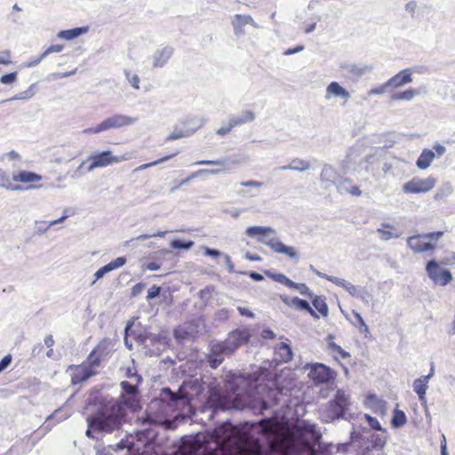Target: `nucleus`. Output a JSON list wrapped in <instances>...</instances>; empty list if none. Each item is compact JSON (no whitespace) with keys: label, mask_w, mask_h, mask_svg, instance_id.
Returning <instances> with one entry per match:
<instances>
[{"label":"nucleus","mask_w":455,"mask_h":455,"mask_svg":"<svg viewBox=\"0 0 455 455\" xmlns=\"http://www.w3.org/2000/svg\"><path fill=\"white\" fill-rule=\"evenodd\" d=\"M126 411L121 405L112 403L102 407L87 418L86 436L95 438L94 433L110 434L119 431L124 422Z\"/></svg>","instance_id":"obj_1"},{"label":"nucleus","mask_w":455,"mask_h":455,"mask_svg":"<svg viewBox=\"0 0 455 455\" xmlns=\"http://www.w3.org/2000/svg\"><path fill=\"white\" fill-rule=\"evenodd\" d=\"M251 338L248 329H235L230 331L223 341L212 340L208 346L206 362L212 369L218 368L239 347L246 344Z\"/></svg>","instance_id":"obj_2"},{"label":"nucleus","mask_w":455,"mask_h":455,"mask_svg":"<svg viewBox=\"0 0 455 455\" xmlns=\"http://www.w3.org/2000/svg\"><path fill=\"white\" fill-rule=\"evenodd\" d=\"M245 234L250 237H257V241L264 243L276 253L285 254L291 259H298L299 254L295 248L287 246L275 236V230L271 227L252 226L247 228Z\"/></svg>","instance_id":"obj_3"},{"label":"nucleus","mask_w":455,"mask_h":455,"mask_svg":"<svg viewBox=\"0 0 455 455\" xmlns=\"http://www.w3.org/2000/svg\"><path fill=\"white\" fill-rule=\"evenodd\" d=\"M352 404L350 395L342 389H338L333 397L328 402L323 415L326 421L347 419V413Z\"/></svg>","instance_id":"obj_4"},{"label":"nucleus","mask_w":455,"mask_h":455,"mask_svg":"<svg viewBox=\"0 0 455 455\" xmlns=\"http://www.w3.org/2000/svg\"><path fill=\"white\" fill-rule=\"evenodd\" d=\"M320 180L325 188L335 187L339 194L346 191V184L350 182L347 178H343L334 166L329 164H323L320 174Z\"/></svg>","instance_id":"obj_5"},{"label":"nucleus","mask_w":455,"mask_h":455,"mask_svg":"<svg viewBox=\"0 0 455 455\" xmlns=\"http://www.w3.org/2000/svg\"><path fill=\"white\" fill-rule=\"evenodd\" d=\"M120 385L123 392L114 403L121 405L124 410L136 411L140 408L138 385H133L127 380L122 381Z\"/></svg>","instance_id":"obj_6"},{"label":"nucleus","mask_w":455,"mask_h":455,"mask_svg":"<svg viewBox=\"0 0 455 455\" xmlns=\"http://www.w3.org/2000/svg\"><path fill=\"white\" fill-rule=\"evenodd\" d=\"M204 125V120L198 117H191L182 121L174 126L173 132L167 137V140H175L194 134Z\"/></svg>","instance_id":"obj_7"},{"label":"nucleus","mask_w":455,"mask_h":455,"mask_svg":"<svg viewBox=\"0 0 455 455\" xmlns=\"http://www.w3.org/2000/svg\"><path fill=\"white\" fill-rule=\"evenodd\" d=\"M88 160L91 161L90 165L87 167L89 172H92L96 168H102L111 165L113 164H118L127 160L124 156H115L112 151L105 150L101 152L92 153Z\"/></svg>","instance_id":"obj_8"},{"label":"nucleus","mask_w":455,"mask_h":455,"mask_svg":"<svg viewBox=\"0 0 455 455\" xmlns=\"http://www.w3.org/2000/svg\"><path fill=\"white\" fill-rule=\"evenodd\" d=\"M306 368L309 369L308 377L315 383L327 384L334 381L337 377L336 371L321 363L307 364Z\"/></svg>","instance_id":"obj_9"},{"label":"nucleus","mask_w":455,"mask_h":455,"mask_svg":"<svg viewBox=\"0 0 455 455\" xmlns=\"http://www.w3.org/2000/svg\"><path fill=\"white\" fill-rule=\"evenodd\" d=\"M436 181L433 176H428L426 179L413 177L403 185L402 189L405 194L427 193L435 188Z\"/></svg>","instance_id":"obj_10"},{"label":"nucleus","mask_w":455,"mask_h":455,"mask_svg":"<svg viewBox=\"0 0 455 455\" xmlns=\"http://www.w3.org/2000/svg\"><path fill=\"white\" fill-rule=\"evenodd\" d=\"M112 351V341L109 339H104L90 353L87 357V363L92 366L99 367L102 361L107 360L110 356Z\"/></svg>","instance_id":"obj_11"},{"label":"nucleus","mask_w":455,"mask_h":455,"mask_svg":"<svg viewBox=\"0 0 455 455\" xmlns=\"http://www.w3.org/2000/svg\"><path fill=\"white\" fill-rule=\"evenodd\" d=\"M426 270L429 278L436 284L445 286L452 280L451 271L440 268L435 259H431L427 262Z\"/></svg>","instance_id":"obj_12"},{"label":"nucleus","mask_w":455,"mask_h":455,"mask_svg":"<svg viewBox=\"0 0 455 455\" xmlns=\"http://www.w3.org/2000/svg\"><path fill=\"white\" fill-rule=\"evenodd\" d=\"M379 434L372 433L370 430L364 429L363 435L355 432H351V437L353 440L357 438L365 439L370 443L371 448L374 450H381L387 443V432L386 429L379 430Z\"/></svg>","instance_id":"obj_13"},{"label":"nucleus","mask_w":455,"mask_h":455,"mask_svg":"<svg viewBox=\"0 0 455 455\" xmlns=\"http://www.w3.org/2000/svg\"><path fill=\"white\" fill-rule=\"evenodd\" d=\"M137 121L138 117H133L124 114H114L101 121V124L104 132H106L111 129H120L132 125L137 123Z\"/></svg>","instance_id":"obj_14"},{"label":"nucleus","mask_w":455,"mask_h":455,"mask_svg":"<svg viewBox=\"0 0 455 455\" xmlns=\"http://www.w3.org/2000/svg\"><path fill=\"white\" fill-rule=\"evenodd\" d=\"M155 434L149 430L141 431L138 434L137 443L134 444L138 455H156Z\"/></svg>","instance_id":"obj_15"},{"label":"nucleus","mask_w":455,"mask_h":455,"mask_svg":"<svg viewBox=\"0 0 455 455\" xmlns=\"http://www.w3.org/2000/svg\"><path fill=\"white\" fill-rule=\"evenodd\" d=\"M295 432L297 435L304 438L305 441H307V437H310L313 442L316 443L322 438V434L316 428V425L307 420H303L300 424L297 425Z\"/></svg>","instance_id":"obj_16"},{"label":"nucleus","mask_w":455,"mask_h":455,"mask_svg":"<svg viewBox=\"0 0 455 455\" xmlns=\"http://www.w3.org/2000/svg\"><path fill=\"white\" fill-rule=\"evenodd\" d=\"M412 82V71L411 68H404L387 80L390 90L401 88Z\"/></svg>","instance_id":"obj_17"},{"label":"nucleus","mask_w":455,"mask_h":455,"mask_svg":"<svg viewBox=\"0 0 455 455\" xmlns=\"http://www.w3.org/2000/svg\"><path fill=\"white\" fill-rule=\"evenodd\" d=\"M94 368L96 366H92L89 363L77 367L72 375V383L74 385L81 384L94 376L97 373Z\"/></svg>","instance_id":"obj_18"},{"label":"nucleus","mask_w":455,"mask_h":455,"mask_svg":"<svg viewBox=\"0 0 455 455\" xmlns=\"http://www.w3.org/2000/svg\"><path fill=\"white\" fill-rule=\"evenodd\" d=\"M251 25L254 28H258L257 23L254 21L250 15L235 14L232 19V26L234 28V34L239 37L244 34V26Z\"/></svg>","instance_id":"obj_19"},{"label":"nucleus","mask_w":455,"mask_h":455,"mask_svg":"<svg viewBox=\"0 0 455 455\" xmlns=\"http://www.w3.org/2000/svg\"><path fill=\"white\" fill-rule=\"evenodd\" d=\"M332 96L342 99L345 100V102H347L350 98V93L338 82H331L326 87L325 100H328Z\"/></svg>","instance_id":"obj_20"},{"label":"nucleus","mask_w":455,"mask_h":455,"mask_svg":"<svg viewBox=\"0 0 455 455\" xmlns=\"http://www.w3.org/2000/svg\"><path fill=\"white\" fill-rule=\"evenodd\" d=\"M173 54V48L172 46H164L157 49L152 56L153 68H163Z\"/></svg>","instance_id":"obj_21"},{"label":"nucleus","mask_w":455,"mask_h":455,"mask_svg":"<svg viewBox=\"0 0 455 455\" xmlns=\"http://www.w3.org/2000/svg\"><path fill=\"white\" fill-rule=\"evenodd\" d=\"M339 67L346 73V76L350 78L360 77L371 70L368 66H361L351 62H343Z\"/></svg>","instance_id":"obj_22"},{"label":"nucleus","mask_w":455,"mask_h":455,"mask_svg":"<svg viewBox=\"0 0 455 455\" xmlns=\"http://www.w3.org/2000/svg\"><path fill=\"white\" fill-rule=\"evenodd\" d=\"M342 288H344L352 297L361 299L365 303H368L372 299L371 295L368 293L365 287L354 285L346 280Z\"/></svg>","instance_id":"obj_23"},{"label":"nucleus","mask_w":455,"mask_h":455,"mask_svg":"<svg viewBox=\"0 0 455 455\" xmlns=\"http://www.w3.org/2000/svg\"><path fill=\"white\" fill-rule=\"evenodd\" d=\"M255 114L251 110H244L239 113L238 115H232L228 117L229 122L231 123V127L235 128L236 126H241L244 124L251 123L255 120Z\"/></svg>","instance_id":"obj_24"},{"label":"nucleus","mask_w":455,"mask_h":455,"mask_svg":"<svg viewBox=\"0 0 455 455\" xmlns=\"http://www.w3.org/2000/svg\"><path fill=\"white\" fill-rule=\"evenodd\" d=\"M429 380V376H422L419 379H416L413 381V390L418 395L419 400L421 404H426V391L427 389V383Z\"/></svg>","instance_id":"obj_25"},{"label":"nucleus","mask_w":455,"mask_h":455,"mask_svg":"<svg viewBox=\"0 0 455 455\" xmlns=\"http://www.w3.org/2000/svg\"><path fill=\"white\" fill-rule=\"evenodd\" d=\"M282 299L287 306L293 307L298 310H304L310 314L315 313L310 307L309 303L305 299H301L298 297L290 298L287 296L282 297Z\"/></svg>","instance_id":"obj_26"},{"label":"nucleus","mask_w":455,"mask_h":455,"mask_svg":"<svg viewBox=\"0 0 455 455\" xmlns=\"http://www.w3.org/2000/svg\"><path fill=\"white\" fill-rule=\"evenodd\" d=\"M42 180V176L30 171H20L12 175V180L15 182L30 183Z\"/></svg>","instance_id":"obj_27"},{"label":"nucleus","mask_w":455,"mask_h":455,"mask_svg":"<svg viewBox=\"0 0 455 455\" xmlns=\"http://www.w3.org/2000/svg\"><path fill=\"white\" fill-rule=\"evenodd\" d=\"M282 395V390L279 389H271L268 392V398L269 402L266 400H260L259 401V411L260 413H263L265 411L268 410L273 405H278L279 401V395Z\"/></svg>","instance_id":"obj_28"},{"label":"nucleus","mask_w":455,"mask_h":455,"mask_svg":"<svg viewBox=\"0 0 455 455\" xmlns=\"http://www.w3.org/2000/svg\"><path fill=\"white\" fill-rule=\"evenodd\" d=\"M88 29V27H77L71 29L60 30L57 34V36L60 39L70 41L87 33Z\"/></svg>","instance_id":"obj_29"},{"label":"nucleus","mask_w":455,"mask_h":455,"mask_svg":"<svg viewBox=\"0 0 455 455\" xmlns=\"http://www.w3.org/2000/svg\"><path fill=\"white\" fill-rule=\"evenodd\" d=\"M435 156V155L432 150L427 148L423 149L416 161V166L420 170L427 169L433 162Z\"/></svg>","instance_id":"obj_30"},{"label":"nucleus","mask_w":455,"mask_h":455,"mask_svg":"<svg viewBox=\"0 0 455 455\" xmlns=\"http://www.w3.org/2000/svg\"><path fill=\"white\" fill-rule=\"evenodd\" d=\"M275 355L279 356V359L283 362H289L292 358V350L291 347L282 342L275 347Z\"/></svg>","instance_id":"obj_31"},{"label":"nucleus","mask_w":455,"mask_h":455,"mask_svg":"<svg viewBox=\"0 0 455 455\" xmlns=\"http://www.w3.org/2000/svg\"><path fill=\"white\" fill-rule=\"evenodd\" d=\"M453 192V188L449 181L443 182L436 190L434 199L435 201H443Z\"/></svg>","instance_id":"obj_32"},{"label":"nucleus","mask_w":455,"mask_h":455,"mask_svg":"<svg viewBox=\"0 0 455 455\" xmlns=\"http://www.w3.org/2000/svg\"><path fill=\"white\" fill-rule=\"evenodd\" d=\"M419 94V91L417 89L410 88L403 92H398L394 93L391 96L392 100H411L415 96H418Z\"/></svg>","instance_id":"obj_33"},{"label":"nucleus","mask_w":455,"mask_h":455,"mask_svg":"<svg viewBox=\"0 0 455 455\" xmlns=\"http://www.w3.org/2000/svg\"><path fill=\"white\" fill-rule=\"evenodd\" d=\"M407 422V417L404 411L395 409L391 419V425L394 428H400Z\"/></svg>","instance_id":"obj_34"},{"label":"nucleus","mask_w":455,"mask_h":455,"mask_svg":"<svg viewBox=\"0 0 455 455\" xmlns=\"http://www.w3.org/2000/svg\"><path fill=\"white\" fill-rule=\"evenodd\" d=\"M266 275L269 276L272 280L279 283H282L289 288H293V286H295V282L291 281L282 273H272L270 271H267Z\"/></svg>","instance_id":"obj_35"},{"label":"nucleus","mask_w":455,"mask_h":455,"mask_svg":"<svg viewBox=\"0 0 455 455\" xmlns=\"http://www.w3.org/2000/svg\"><path fill=\"white\" fill-rule=\"evenodd\" d=\"M221 172L220 169H200L195 172H193L191 175H189L188 178L182 180L180 183V185H185L188 183L193 179L202 176V175H207V174H219Z\"/></svg>","instance_id":"obj_36"},{"label":"nucleus","mask_w":455,"mask_h":455,"mask_svg":"<svg viewBox=\"0 0 455 455\" xmlns=\"http://www.w3.org/2000/svg\"><path fill=\"white\" fill-rule=\"evenodd\" d=\"M312 304L320 314L328 313V306L325 298L323 296L313 295Z\"/></svg>","instance_id":"obj_37"},{"label":"nucleus","mask_w":455,"mask_h":455,"mask_svg":"<svg viewBox=\"0 0 455 455\" xmlns=\"http://www.w3.org/2000/svg\"><path fill=\"white\" fill-rule=\"evenodd\" d=\"M194 245V242L191 240H182V239H173L171 242V246L172 249L175 250H183V251H188L190 250Z\"/></svg>","instance_id":"obj_38"},{"label":"nucleus","mask_w":455,"mask_h":455,"mask_svg":"<svg viewBox=\"0 0 455 455\" xmlns=\"http://www.w3.org/2000/svg\"><path fill=\"white\" fill-rule=\"evenodd\" d=\"M346 319L350 321L355 325L359 324V328L361 331L368 332L369 328L368 325L364 323L362 318V315H344Z\"/></svg>","instance_id":"obj_39"},{"label":"nucleus","mask_w":455,"mask_h":455,"mask_svg":"<svg viewBox=\"0 0 455 455\" xmlns=\"http://www.w3.org/2000/svg\"><path fill=\"white\" fill-rule=\"evenodd\" d=\"M290 164L291 171L305 172L310 168L309 163L300 158H293Z\"/></svg>","instance_id":"obj_40"},{"label":"nucleus","mask_w":455,"mask_h":455,"mask_svg":"<svg viewBox=\"0 0 455 455\" xmlns=\"http://www.w3.org/2000/svg\"><path fill=\"white\" fill-rule=\"evenodd\" d=\"M70 416V412L68 411L65 408H59L52 414L47 417L46 420L54 419L56 422H60L64 419H67Z\"/></svg>","instance_id":"obj_41"},{"label":"nucleus","mask_w":455,"mask_h":455,"mask_svg":"<svg viewBox=\"0 0 455 455\" xmlns=\"http://www.w3.org/2000/svg\"><path fill=\"white\" fill-rule=\"evenodd\" d=\"M421 235L410 236L407 239V245L415 252H421L423 243L419 240Z\"/></svg>","instance_id":"obj_42"},{"label":"nucleus","mask_w":455,"mask_h":455,"mask_svg":"<svg viewBox=\"0 0 455 455\" xmlns=\"http://www.w3.org/2000/svg\"><path fill=\"white\" fill-rule=\"evenodd\" d=\"M0 187L5 188L11 189V190L20 189L19 186L12 185L9 176L6 174V172L4 171H3L1 169H0Z\"/></svg>","instance_id":"obj_43"},{"label":"nucleus","mask_w":455,"mask_h":455,"mask_svg":"<svg viewBox=\"0 0 455 455\" xmlns=\"http://www.w3.org/2000/svg\"><path fill=\"white\" fill-rule=\"evenodd\" d=\"M328 348L331 353L339 355L343 359L350 357V354L348 352L345 351L340 346L333 341L329 342Z\"/></svg>","instance_id":"obj_44"},{"label":"nucleus","mask_w":455,"mask_h":455,"mask_svg":"<svg viewBox=\"0 0 455 455\" xmlns=\"http://www.w3.org/2000/svg\"><path fill=\"white\" fill-rule=\"evenodd\" d=\"M33 86H34V84L30 85L28 90H26L19 94H16L14 96L4 100L3 102L16 100H27V99L31 98L35 94Z\"/></svg>","instance_id":"obj_45"},{"label":"nucleus","mask_w":455,"mask_h":455,"mask_svg":"<svg viewBox=\"0 0 455 455\" xmlns=\"http://www.w3.org/2000/svg\"><path fill=\"white\" fill-rule=\"evenodd\" d=\"M195 164L226 166L227 164H228V160L226 158H220L218 160H200L196 162Z\"/></svg>","instance_id":"obj_46"},{"label":"nucleus","mask_w":455,"mask_h":455,"mask_svg":"<svg viewBox=\"0 0 455 455\" xmlns=\"http://www.w3.org/2000/svg\"><path fill=\"white\" fill-rule=\"evenodd\" d=\"M126 263V258L125 257H118L116 259L110 261L109 263L106 264L107 268L109 270V272L117 269L121 267H123Z\"/></svg>","instance_id":"obj_47"},{"label":"nucleus","mask_w":455,"mask_h":455,"mask_svg":"<svg viewBox=\"0 0 455 455\" xmlns=\"http://www.w3.org/2000/svg\"><path fill=\"white\" fill-rule=\"evenodd\" d=\"M176 155H178V152H175L170 156H164L156 161H154V162H151V163H148V164H141L140 166H139L136 171H139V170H144V169H147L148 167H151V166H155L158 164H162L169 159H171L172 157L175 156Z\"/></svg>","instance_id":"obj_48"},{"label":"nucleus","mask_w":455,"mask_h":455,"mask_svg":"<svg viewBox=\"0 0 455 455\" xmlns=\"http://www.w3.org/2000/svg\"><path fill=\"white\" fill-rule=\"evenodd\" d=\"M52 226L50 225V221H42L36 220L35 223V232L38 235H42L45 233Z\"/></svg>","instance_id":"obj_49"},{"label":"nucleus","mask_w":455,"mask_h":455,"mask_svg":"<svg viewBox=\"0 0 455 455\" xmlns=\"http://www.w3.org/2000/svg\"><path fill=\"white\" fill-rule=\"evenodd\" d=\"M364 418H365L369 427L371 429H374V430H382L383 429L381 425L379 424V420L376 418L371 417L369 414H365Z\"/></svg>","instance_id":"obj_50"},{"label":"nucleus","mask_w":455,"mask_h":455,"mask_svg":"<svg viewBox=\"0 0 455 455\" xmlns=\"http://www.w3.org/2000/svg\"><path fill=\"white\" fill-rule=\"evenodd\" d=\"M377 232L378 234H379L380 235V238L382 240H385V241H387V240H390V239H393V238H398L399 237V234H395V233H392L391 231L389 230H385L383 228H378L377 229Z\"/></svg>","instance_id":"obj_51"},{"label":"nucleus","mask_w":455,"mask_h":455,"mask_svg":"<svg viewBox=\"0 0 455 455\" xmlns=\"http://www.w3.org/2000/svg\"><path fill=\"white\" fill-rule=\"evenodd\" d=\"M292 289H296L299 291L300 294L306 295L309 298H313L314 293L310 291V289L305 283H295V286Z\"/></svg>","instance_id":"obj_52"},{"label":"nucleus","mask_w":455,"mask_h":455,"mask_svg":"<svg viewBox=\"0 0 455 455\" xmlns=\"http://www.w3.org/2000/svg\"><path fill=\"white\" fill-rule=\"evenodd\" d=\"M389 89H390V87H389V85H387V81L382 85H380L379 87H376V88L371 89L369 91V92H368V95L369 96H371V95H380V94L385 93Z\"/></svg>","instance_id":"obj_53"},{"label":"nucleus","mask_w":455,"mask_h":455,"mask_svg":"<svg viewBox=\"0 0 455 455\" xmlns=\"http://www.w3.org/2000/svg\"><path fill=\"white\" fill-rule=\"evenodd\" d=\"M17 79V72L5 74L0 77V83L3 84H11Z\"/></svg>","instance_id":"obj_54"},{"label":"nucleus","mask_w":455,"mask_h":455,"mask_svg":"<svg viewBox=\"0 0 455 455\" xmlns=\"http://www.w3.org/2000/svg\"><path fill=\"white\" fill-rule=\"evenodd\" d=\"M63 45L61 44H52L49 46L43 53L42 57H47L49 54L53 52H60L63 50Z\"/></svg>","instance_id":"obj_55"},{"label":"nucleus","mask_w":455,"mask_h":455,"mask_svg":"<svg viewBox=\"0 0 455 455\" xmlns=\"http://www.w3.org/2000/svg\"><path fill=\"white\" fill-rule=\"evenodd\" d=\"M204 254L205 256H208V257H211V258H213V259H217L218 257L221 256L222 255V252L217 249H214V248H210V247H204Z\"/></svg>","instance_id":"obj_56"},{"label":"nucleus","mask_w":455,"mask_h":455,"mask_svg":"<svg viewBox=\"0 0 455 455\" xmlns=\"http://www.w3.org/2000/svg\"><path fill=\"white\" fill-rule=\"evenodd\" d=\"M125 76H126V78L129 80L131 85L134 88V89H139L140 88V77L137 76V75H132L131 76V74L127 71H125Z\"/></svg>","instance_id":"obj_57"},{"label":"nucleus","mask_w":455,"mask_h":455,"mask_svg":"<svg viewBox=\"0 0 455 455\" xmlns=\"http://www.w3.org/2000/svg\"><path fill=\"white\" fill-rule=\"evenodd\" d=\"M12 361V355L8 354L4 355L0 361V373L3 372L11 364Z\"/></svg>","instance_id":"obj_58"},{"label":"nucleus","mask_w":455,"mask_h":455,"mask_svg":"<svg viewBox=\"0 0 455 455\" xmlns=\"http://www.w3.org/2000/svg\"><path fill=\"white\" fill-rule=\"evenodd\" d=\"M12 361V355L8 354L4 355L0 361V373L3 372L11 364Z\"/></svg>","instance_id":"obj_59"},{"label":"nucleus","mask_w":455,"mask_h":455,"mask_svg":"<svg viewBox=\"0 0 455 455\" xmlns=\"http://www.w3.org/2000/svg\"><path fill=\"white\" fill-rule=\"evenodd\" d=\"M160 291H161V288L159 286L153 285L148 291L147 299H152L158 297L160 295Z\"/></svg>","instance_id":"obj_60"},{"label":"nucleus","mask_w":455,"mask_h":455,"mask_svg":"<svg viewBox=\"0 0 455 455\" xmlns=\"http://www.w3.org/2000/svg\"><path fill=\"white\" fill-rule=\"evenodd\" d=\"M146 285L145 283H136L132 288V291H131V295L132 297H136L138 295H140L145 289Z\"/></svg>","instance_id":"obj_61"},{"label":"nucleus","mask_w":455,"mask_h":455,"mask_svg":"<svg viewBox=\"0 0 455 455\" xmlns=\"http://www.w3.org/2000/svg\"><path fill=\"white\" fill-rule=\"evenodd\" d=\"M104 132L101 122L94 127H90L84 130V133L98 134Z\"/></svg>","instance_id":"obj_62"},{"label":"nucleus","mask_w":455,"mask_h":455,"mask_svg":"<svg viewBox=\"0 0 455 455\" xmlns=\"http://www.w3.org/2000/svg\"><path fill=\"white\" fill-rule=\"evenodd\" d=\"M443 232L436 231V232H430V233L423 234V235H421V237L424 239L438 240L439 238H441L443 236Z\"/></svg>","instance_id":"obj_63"},{"label":"nucleus","mask_w":455,"mask_h":455,"mask_svg":"<svg viewBox=\"0 0 455 455\" xmlns=\"http://www.w3.org/2000/svg\"><path fill=\"white\" fill-rule=\"evenodd\" d=\"M188 332L184 331L183 328L179 327L174 330V336L177 339L181 340L188 338Z\"/></svg>","instance_id":"obj_64"}]
</instances>
